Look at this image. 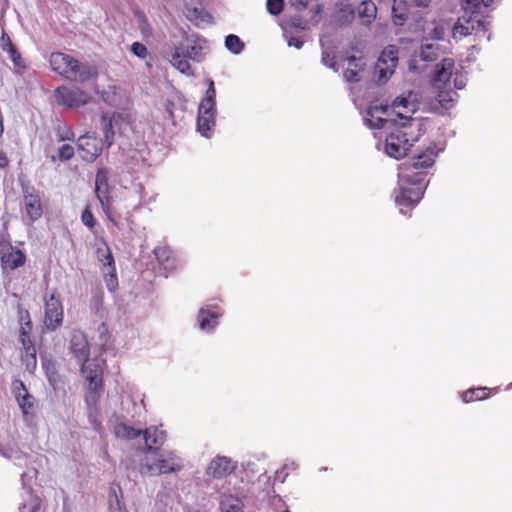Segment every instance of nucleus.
Wrapping results in <instances>:
<instances>
[{
    "label": "nucleus",
    "mask_w": 512,
    "mask_h": 512,
    "mask_svg": "<svg viewBox=\"0 0 512 512\" xmlns=\"http://www.w3.org/2000/svg\"><path fill=\"white\" fill-rule=\"evenodd\" d=\"M438 153L432 146L427 147L411 162L402 163L398 169L399 190L395 202L400 212L406 214L422 199L427 187V169L435 163Z\"/></svg>",
    "instance_id": "nucleus-1"
},
{
    "label": "nucleus",
    "mask_w": 512,
    "mask_h": 512,
    "mask_svg": "<svg viewBox=\"0 0 512 512\" xmlns=\"http://www.w3.org/2000/svg\"><path fill=\"white\" fill-rule=\"evenodd\" d=\"M424 133L423 124L418 119H410L394 128L385 139V152L389 157L402 159Z\"/></svg>",
    "instance_id": "nucleus-2"
},
{
    "label": "nucleus",
    "mask_w": 512,
    "mask_h": 512,
    "mask_svg": "<svg viewBox=\"0 0 512 512\" xmlns=\"http://www.w3.org/2000/svg\"><path fill=\"white\" fill-rule=\"evenodd\" d=\"M49 64L54 72L72 82L84 83L98 76L95 67L80 63L77 59L62 52L51 53Z\"/></svg>",
    "instance_id": "nucleus-3"
},
{
    "label": "nucleus",
    "mask_w": 512,
    "mask_h": 512,
    "mask_svg": "<svg viewBox=\"0 0 512 512\" xmlns=\"http://www.w3.org/2000/svg\"><path fill=\"white\" fill-rule=\"evenodd\" d=\"M203 41L200 39L186 38L180 42L171 54V64L186 75H192L193 69L189 60L201 61L203 57Z\"/></svg>",
    "instance_id": "nucleus-4"
},
{
    "label": "nucleus",
    "mask_w": 512,
    "mask_h": 512,
    "mask_svg": "<svg viewBox=\"0 0 512 512\" xmlns=\"http://www.w3.org/2000/svg\"><path fill=\"white\" fill-rule=\"evenodd\" d=\"M153 454L152 459L146 457L145 462L141 464L140 471L142 474L154 476L178 473L184 467L182 458L174 451H158Z\"/></svg>",
    "instance_id": "nucleus-5"
},
{
    "label": "nucleus",
    "mask_w": 512,
    "mask_h": 512,
    "mask_svg": "<svg viewBox=\"0 0 512 512\" xmlns=\"http://www.w3.org/2000/svg\"><path fill=\"white\" fill-rule=\"evenodd\" d=\"M33 324L28 310L19 311V341L24 350L22 360L26 369L33 372L37 367V349L32 338Z\"/></svg>",
    "instance_id": "nucleus-6"
},
{
    "label": "nucleus",
    "mask_w": 512,
    "mask_h": 512,
    "mask_svg": "<svg viewBox=\"0 0 512 512\" xmlns=\"http://www.w3.org/2000/svg\"><path fill=\"white\" fill-rule=\"evenodd\" d=\"M108 189V172L105 168H99L95 178V194L108 220L118 227L122 214L118 209L112 207Z\"/></svg>",
    "instance_id": "nucleus-7"
},
{
    "label": "nucleus",
    "mask_w": 512,
    "mask_h": 512,
    "mask_svg": "<svg viewBox=\"0 0 512 512\" xmlns=\"http://www.w3.org/2000/svg\"><path fill=\"white\" fill-rule=\"evenodd\" d=\"M81 372L88 382L86 401L96 403L103 389V369L96 359L80 361Z\"/></svg>",
    "instance_id": "nucleus-8"
},
{
    "label": "nucleus",
    "mask_w": 512,
    "mask_h": 512,
    "mask_svg": "<svg viewBox=\"0 0 512 512\" xmlns=\"http://www.w3.org/2000/svg\"><path fill=\"white\" fill-rule=\"evenodd\" d=\"M22 209L25 217L34 223L43 216L45 205L43 202V193L31 185L22 187Z\"/></svg>",
    "instance_id": "nucleus-9"
},
{
    "label": "nucleus",
    "mask_w": 512,
    "mask_h": 512,
    "mask_svg": "<svg viewBox=\"0 0 512 512\" xmlns=\"http://www.w3.org/2000/svg\"><path fill=\"white\" fill-rule=\"evenodd\" d=\"M454 67L455 63L452 58H444L436 65L432 83L434 87L439 90L438 101L441 104L453 101L450 96V92H446L445 90L450 88V79L452 77Z\"/></svg>",
    "instance_id": "nucleus-10"
},
{
    "label": "nucleus",
    "mask_w": 512,
    "mask_h": 512,
    "mask_svg": "<svg viewBox=\"0 0 512 512\" xmlns=\"http://www.w3.org/2000/svg\"><path fill=\"white\" fill-rule=\"evenodd\" d=\"M398 63V49L394 45L387 46L380 54L374 69L373 77L378 83H385L394 73Z\"/></svg>",
    "instance_id": "nucleus-11"
},
{
    "label": "nucleus",
    "mask_w": 512,
    "mask_h": 512,
    "mask_svg": "<svg viewBox=\"0 0 512 512\" xmlns=\"http://www.w3.org/2000/svg\"><path fill=\"white\" fill-rule=\"evenodd\" d=\"M26 253L9 241H0V266L3 272H11L26 264Z\"/></svg>",
    "instance_id": "nucleus-12"
},
{
    "label": "nucleus",
    "mask_w": 512,
    "mask_h": 512,
    "mask_svg": "<svg viewBox=\"0 0 512 512\" xmlns=\"http://www.w3.org/2000/svg\"><path fill=\"white\" fill-rule=\"evenodd\" d=\"M44 325L49 331H55L63 322V306L59 294L53 291L44 298Z\"/></svg>",
    "instance_id": "nucleus-13"
},
{
    "label": "nucleus",
    "mask_w": 512,
    "mask_h": 512,
    "mask_svg": "<svg viewBox=\"0 0 512 512\" xmlns=\"http://www.w3.org/2000/svg\"><path fill=\"white\" fill-rule=\"evenodd\" d=\"M54 94L58 104L71 109L84 106L92 99L88 93L77 87L60 86L55 89Z\"/></svg>",
    "instance_id": "nucleus-14"
},
{
    "label": "nucleus",
    "mask_w": 512,
    "mask_h": 512,
    "mask_svg": "<svg viewBox=\"0 0 512 512\" xmlns=\"http://www.w3.org/2000/svg\"><path fill=\"white\" fill-rule=\"evenodd\" d=\"M77 148L84 161L93 162L102 152L103 141L95 135L85 134L78 138Z\"/></svg>",
    "instance_id": "nucleus-15"
},
{
    "label": "nucleus",
    "mask_w": 512,
    "mask_h": 512,
    "mask_svg": "<svg viewBox=\"0 0 512 512\" xmlns=\"http://www.w3.org/2000/svg\"><path fill=\"white\" fill-rule=\"evenodd\" d=\"M237 468V462L230 457L217 455L209 463L206 474L216 479H222L232 474Z\"/></svg>",
    "instance_id": "nucleus-16"
},
{
    "label": "nucleus",
    "mask_w": 512,
    "mask_h": 512,
    "mask_svg": "<svg viewBox=\"0 0 512 512\" xmlns=\"http://www.w3.org/2000/svg\"><path fill=\"white\" fill-rule=\"evenodd\" d=\"M142 436L145 441L144 452L155 453L160 451L161 446L166 441L167 435L164 430H161L156 426H151L142 431Z\"/></svg>",
    "instance_id": "nucleus-17"
},
{
    "label": "nucleus",
    "mask_w": 512,
    "mask_h": 512,
    "mask_svg": "<svg viewBox=\"0 0 512 512\" xmlns=\"http://www.w3.org/2000/svg\"><path fill=\"white\" fill-rule=\"evenodd\" d=\"M70 351L80 361L86 360L90 355V347L85 333L73 330L70 338Z\"/></svg>",
    "instance_id": "nucleus-18"
},
{
    "label": "nucleus",
    "mask_w": 512,
    "mask_h": 512,
    "mask_svg": "<svg viewBox=\"0 0 512 512\" xmlns=\"http://www.w3.org/2000/svg\"><path fill=\"white\" fill-rule=\"evenodd\" d=\"M13 394L23 414L28 415L34 408V398L29 394L24 383L16 379L12 383Z\"/></svg>",
    "instance_id": "nucleus-19"
},
{
    "label": "nucleus",
    "mask_w": 512,
    "mask_h": 512,
    "mask_svg": "<svg viewBox=\"0 0 512 512\" xmlns=\"http://www.w3.org/2000/svg\"><path fill=\"white\" fill-rule=\"evenodd\" d=\"M215 114L216 107L209 108L199 105L197 126L201 135L209 137L210 132L215 126Z\"/></svg>",
    "instance_id": "nucleus-20"
},
{
    "label": "nucleus",
    "mask_w": 512,
    "mask_h": 512,
    "mask_svg": "<svg viewBox=\"0 0 512 512\" xmlns=\"http://www.w3.org/2000/svg\"><path fill=\"white\" fill-rule=\"evenodd\" d=\"M0 48L3 52L8 54L9 59L15 67L25 68V62L22 59L21 53L18 51L16 45L12 42L10 36L4 30L0 37Z\"/></svg>",
    "instance_id": "nucleus-21"
},
{
    "label": "nucleus",
    "mask_w": 512,
    "mask_h": 512,
    "mask_svg": "<svg viewBox=\"0 0 512 512\" xmlns=\"http://www.w3.org/2000/svg\"><path fill=\"white\" fill-rule=\"evenodd\" d=\"M393 112L401 119H412L410 116L416 111V105L410 100V94L397 97L392 103Z\"/></svg>",
    "instance_id": "nucleus-22"
},
{
    "label": "nucleus",
    "mask_w": 512,
    "mask_h": 512,
    "mask_svg": "<svg viewBox=\"0 0 512 512\" xmlns=\"http://www.w3.org/2000/svg\"><path fill=\"white\" fill-rule=\"evenodd\" d=\"M155 257L159 265L165 271H173L176 269V258L170 248L166 246H160L154 249Z\"/></svg>",
    "instance_id": "nucleus-23"
},
{
    "label": "nucleus",
    "mask_w": 512,
    "mask_h": 512,
    "mask_svg": "<svg viewBox=\"0 0 512 512\" xmlns=\"http://www.w3.org/2000/svg\"><path fill=\"white\" fill-rule=\"evenodd\" d=\"M218 312L216 311V307H207L202 308L198 314V321L200 328L203 330H210L214 328L217 324Z\"/></svg>",
    "instance_id": "nucleus-24"
},
{
    "label": "nucleus",
    "mask_w": 512,
    "mask_h": 512,
    "mask_svg": "<svg viewBox=\"0 0 512 512\" xmlns=\"http://www.w3.org/2000/svg\"><path fill=\"white\" fill-rule=\"evenodd\" d=\"M348 67L344 70V79L349 83H357L360 81V72L363 69L361 59L355 56L348 57Z\"/></svg>",
    "instance_id": "nucleus-25"
},
{
    "label": "nucleus",
    "mask_w": 512,
    "mask_h": 512,
    "mask_svg": "<svg viewBox=\"0 0 512 512\" xmlns=\"http://www.w3.org/2000/svg\"><path fill=\"white\" fill-rule=\"evenodd\" d=\"M493 389L488 387H477L468 389L461 394V399L464 403H471L474 401H482L487 399Z\"/></svg>",
    "instance_id": "nucleus-26"
},
{
    "label": "nucleus",
    "mask_w": 512,
    "mask_h": 512,
    "mask_svg": "<svg viewBox=\"0 0 512 512\" xmlns=\"http://www.w3.org/2000/svg\"><path fill=\"white\" fill-rule=\"evenodd\" d=\"M477 27L474 26V24H471L470 20L466 21V24L461 23L460 21L456 22L453 26V37L456 38L457 36L465 37L467 35H470L472 31L479 30L482 28L485 31V24L484 21L478 20L476 22Z\"/></svg>",
    "instance_id": "nucleus-27"
},
{
    "label": "nucleus",
    "mask_w": 512,
    "mask_h": 512,
    "mask_svg": "<svg viewBox=\"0 0 512 512\" xmlns=\"http://www.w3.org/2000/svg\"><path fill=\"white\" fill-rule=\"evenodd\" d=\"M376 5L370 0H362L358 7V16L363 24H370L376 17Z\"/></svg>",
    "instance_id": "nucleus-28"
},
{
    "label": "nucleus",
    "mask_w": 512,
    "mask_h": 512,
    "mask_svg": "<svg viewBox=\"0 0 512 512\" xmlns=\"http://www.w3.org/2000/svg\"><path fill=\"white\" fill-rule=\"evenodd\" d=\"M142 431L140 429H135L125 423H120L115 426L114 433L117 438L124 440H133L140 436H142Z\"/></svg>",
    "instance_id": "nucleus-29"
},
{
    "label": "nucleus",
    "mask_w": 512,
    "mask_h": 512,
    "mask_svg": "<svg viewBox=\"0 0 512 512\" xmlns=\"http://www.w3.org/2000/svg\"><path fill=\"white\" fill-rule=\"evenodd\" d=\"M243 502L232 495L223 496L220 502L221 512H244Z\"/></svg>",
    "instance_id": "nucleus-30"
},
{
    "label": "nucleus",
    "mask_w": 512,
    "mask_h": 512,
    "mask_svg": "<svg viewBox=\"0 0 512 512\" xmlns=\"http://www.w3.org/2000/svg\"><path fill=\"white\" fill-rule=\"evenodd\" d=\"M102 131L105 138L107 147H110L114 142L113 119L108 114L101 116Z\"/></svg>",
    "instance_id": "nucleus-31"
},
{
    "label": "nucleus",
    "mask_w": 512,
    "mask_h": 512,
    "mask_svg": "<svg viewBox=\"0 0 512 512\" xmlns=\"http://www.w3.org/2000/svg\"><path fill=\"white\" fill-rule=\"evenodd\" d=\"M43 367H44L45 374L48 378L50 385L54 389H57L59 383L61 382V375L58 373V371L56 369V365L53 362L49 361L47 363H44Z\"/></svg>",
    "instance_id": "nucleus-32"
},
{
    "label": "nucleus",
    "mask_w": 512,
    "mask_h": 512,
    "mask_svg": "<svg viewBox=\"0 0 512 512\" xmlns=\"http://www.w3.org/2000/svg\"><path fill=\"white\" fill-rule=\"evenodd\" d=\"M439 46L437 44H422L420 57L424 61L433 62L438 58Z\"/></svg>",
    "instance_id": "nucleus-33"
},
{
    "label": "nucleus",
    "mask_w": 512,
    "mask_h": 512,
    "mask_svg": "<svg viewBox=\"0 0 512 512\" xmlns=\"http://www.w3.org/2000/svg\"><path fill=\"white\" fill-rule=\"evenodd\" d=\"M226 48L234 54H239L244 49V43L234 34H230L225 39Z\"/></svg>",
    "instance_id": "nucleus-34"
},
{
    "label": "nucleus",
    "mask_w": 512,
    "mask_h": 512,
    "mask_svg": "<svg viewBox=\"0 0 512 512\" xmlns=\"http://www.w3.org/2000/svg\"><path fill=\"white\" fill-rule=\"evenodd\" d=\"M81 221L90 231H94L97 221L91 211L90 205H86L81 213Z\"/></svg>",
    "instance_id": "nucleus-35"
},
{
    "label": "nucleus",
    "mask_w": 512,
    "mask_h": 512,
    "mask_svg": "<svg viewBox=\"0 0 512 512\" xmlns=\"http://www.w3.org/2000/svg\"><path fill=\"white\" fill-rule=\"evenodd\" d=\"M216 90L214 87V82L212 80L209 81V86L206 91L205 98L201 101L200 105L204 107L214 108L216 107Z\"/></svg>",
    "instance_id": "nucleus-36"
},
{
    "label": "nucleus",
    "mask_w": 512,
    "mask_h": 512,
    "mask_svg": "<svg viewBox=\"0 0 512 512\" xmlns=\"http://www.w3.org/2000/svg\"><path fill=\"white\" fill-rule=\"evenodd\" d=\"M75 133L72 128L68 125H59L57 127V140L58 141H73Z\"/></svg>",
    "instance_id": "nucleus-37"
},
{
    "label": "nucleus",
    "mask_w": 512,
    "mask_h": 512,
    "mask_svg": "<svg viewBox=\"0 0 512 512\" xmlns=\"http://www.w3.org/2000/svg\"><path fill=\"white\" fill-rule=\"evenodd\" d=\"M74 154V147L69 144H64L58 150V159L61 161H68L73 158Z\"/></svg>",
    "instance_id": "nucleus-38"
},
{
    "label": "nucleus",
    "mask_w": 512,
    "mask_h": 512,
    "mask_svg": "<svg viewBox=\"0 0 512 512\" xmlns=\"http://www.w3.org/2000/svg\"><path fill=\"white\" fill-rule=\"evenodd\" d=\"M433 29L429 32V37L432 40H442L445 35V27L441 22H433Z\"/></svg>",
    "instance_id": "nucleus-39"
},
{
    "label": "nucleus",
    "mask_w": 512,
    "mask_h": 512,
    "mask_svg": "<svg viewBox=\"0 0 512 512\" xmlns=\"http://www.w3.org/2000/svg\"><path fill=\"white\" fill-rule=\"evenodd\" d=\"M266 7L270 14L278 15L283 10L284 1L283 0H267Z\"/></svg>",
    "instance_id": "nucleus-40"
},
{
    "label": "nucleus",
    "mask_w": 512,
    "mask_h": 512,
    "mask_svg": "<svg viewBox=\"0 0 512 512\" xmlns=\"http://www.w3.org/2000/svg\"><path fill=\"white\" fill-rule=\"evenodd\" d=\"M131 52L137 56L138 58L145 59L148 56V49L147 47L140 43V42H134L131 45Z\"/></svg>",
    "instance_id": "nucleus-41"
},
{
    "label": "nucleus",
    "mask_w": 512,
    "mask_h": 512,
    "mask_svg": "<svg viewBox=\"0 0 512 512\" xmlns=\"http://www.w3.org/2000/svg\"><path fill=\"white\" fill-rule=\"evenodd\" d=\"M341 16L339 17V20L344 22H351L354 19L355 11L352 7H347L345 9H341Z\"/></svg>",
    "instance_id": "nucleus-42"
},
{
    "label": "nucleus",
    "mask_w": 512,
    "mask_h": 512,
    "mask_svg": "<svg viewBox=\"0 0 512 512\" xmlns=\"http://www.w3.org/2000/svg\"><path fill=\"white\" fill-rule=\"evenodd\" d=\"M105 281L109 291L113 292L116 290L118 286V280L114 272L111 273L108 277H106Z\"/></svg>",
    "instance_id": "nucleus-43"
},
{
    "label": "nucleus",
    "mask_w": 512,
    "mask_h": 512,
    "mask_svg": "<svg viewBox=\"0 0 512 512\" xmlns=\"http://www.w3.org/2000/svg\"><path fill=\"white\" fill-rule=\"evenodd\" d=\"M322 62L330 67V68H334L335 65H336V60H335V56L334 55H331L330 53L328 52H323L322 54Z\"/></svg>",
    "instance_id": "nucleus-44"
},
{
    "label": "nucleus",
    "mask_w": 512,
    "mask_h": 512,
    "mask_svg": "<svg viewBox=\"0 0 512 512\" xmlns=\"http://www.w3.org/2000/svg\"><path fill=\"white\" fill-rule=\"evenodd\" d=\"M465 9H470L472 11H477L480 8V5L483 4L482 0H464Z\"/></svg>",
    "instance_id": "nucleus-45"
},
{
    "label": "nucleus",
    "mask_w": 512,
    "mask_h": 512,
    "mask_svg": "<svg viewBox=\"0 0 512 512\" xmlns=\"http://www.w3.org/2000/svg\"><path fill=\"white\" fill-rule=\"evenodd\" d=\"M101 261L103 262L104 265L111 266L113 268V270H115L114 258H113V255L108 247L106 250V254L104 255V258L101 259Z\"/></svg>",
    "instance_id": "nucleus-46"
},
{
    "label": "nucleus",
    "mask_w": 512,
    "mask_h": 512,
    "mask_svg": "<svg viewBox=\"0 0 512 512\" xmlns=\"http://www.w3.org/2000/svg\"><path fill=\"white\" fill-rule=\"evenodd\" d=\"M109 512H128V511L124 507H122L119 499L116 498L115 503L110 505Z\"/></svg>",
    "instance_id": "nucleus-47"
},
{
    "label": "nucleus",
    "mask_w": 512,
    "mask_h": 512,
    "mask_svg": "<svg viewBox=\"0 0 512 512\" xmlns=\"http://www.w3.org/2000/svg\"><path fill=\"white\" fill-rule=\"evenodd\" d=\"M9 165V159L7 154L0 149V169H5Z\"/></svg>",
    "instance_id": "nucleus-48"
},
{
    "label": "nucleus",
    "mask_w": 512,
    "mask_h": 512,
    "mask_svg": "<svg viewBox=\"0 0 512 512\" xmlns=\"http://www.w3.org/2000/svg\"><path fill=\"white\" fill-rule=\"evenodd\" d=\"M166 112L169 114V118L174 121V103L172 101H167L165 104Z\"/></svg>",
    "instance_id": "nucleus-49"
},
{
    "label": "nucleus",
    "mask_w": 512,
    "mask_h": 512,
    "mask_svg": "<svg viewBox=\"0 0 512 512\" xmlns=\"http://www.w3.org/2000/svg\"><path fill=\"white\" fill-rule=\"evenodd\" d=\"M289 46H294L297 49H300L303 45V42L297 38H291L288 42Z\"/></svg>",
    "instance_id": "nucleus-50"
},
{
    "label": "nucleus",
    "mask_w": 512,
    "mask_h": 512,
    "mask_svg": "<svg viewBox=\"0 0 512 512\" xmlns=\"http://www.w3.org/2000/svg\"><path fill=\"white\" fill-rule=\"evenodd\" d=\"M431 0H413V3L418 7H428Z\"/></svg>",
    "instance_id": "nucleus-51"
},
{
    "label": "nucleus",
    "mask_w": 512,
    "mask_h": 512,
    "mask_svg": "<svg viewBox=\"0 0 512 512\" xmlns=\"http://www.w3.org/2000/svg\"><path fill=\"white\" fill-rule=\"evenodd\" d=\"M404 20H405V17H404L403 15H400V16L395 15V16H394V23H395L396 25H402V24H403V22H404Z\"/></svg>",
    "instance_id": "nucleus-52"
},
{
    "label": "nucleus",
    "mask_w": 512,
    "mask_h": 512,
    "mask_svg": "<svg viewBox=\"0 0 512 512\" xmlns=\"http://www.w3.org/2000/svg\"><path fill=\"white\" fill-rule=\"evenodd\" d=\"M454 86H455V88H457V89H462V88L464 87V83H463V81H462V80H461V81H458V79H457V78H455V79H454Z\"/></svg>",
    "instance_id": "nucleus-53"
},
{
    "label": "nucleus",
    "mask_w": 512,
    "mask_h": 512,
    "mask_svg": "<svg viewBox=\"0 0 512 512\" xmlns=\"http://www.w3.org/2000/svg\"><path fill=\"white\" fill-rule=\"evenodd\" d=\"M482 1H483V5L485 7H489L493 3L494 0H482Z\"/></svg>",
    "instance_id": "nucleus-54"
},
{
    "label": "nucleus",
    "mask_w": 512,
    "mask_h": 512,
    "mask_svg": "<svg viewBox=\"0 0 512 512\" xmlns=\"http://www.w3.org/2000/svg\"><path fill=\"white\" fill-rule=\"evenodd\" d=\"M130 216V213L129 212H126V219H128V217Z\"/></svg>",
    "instance_id": "nucleus-55"
},
{
    "label": "nucleus",
    "mask_w": 512,
    "mask_h": 512,
    "mask_svg": "<svg viewBox=\"0 0 512 512\" xmlns=\"http://www.w3.org/2000/svg\"><path fill=\"white\" fill-rule=\"evenodd\" d=\"M283 512H290L288 509L284 510Z\"/></svg>",
    "instance_id": "nucleus-56"
}]
</instances>
